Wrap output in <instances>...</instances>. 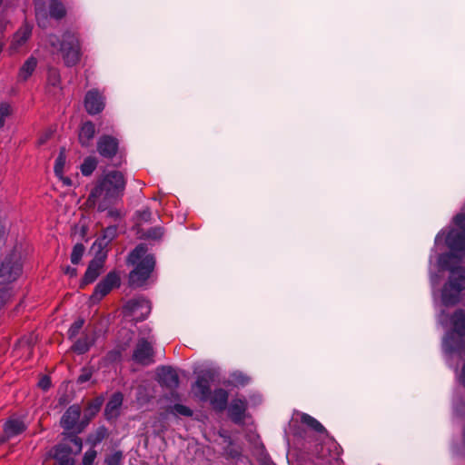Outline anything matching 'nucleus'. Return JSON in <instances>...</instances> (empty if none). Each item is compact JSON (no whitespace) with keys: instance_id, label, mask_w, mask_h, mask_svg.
I'll use <instances>...</instances> for the list:
<instances>
[{"instance_id":"obj_1","label":"nucleus","mask_w":465,"mask_h":465,"mask_svg":"<svg viewBox=\"0 0 465 465\" xmlns=\"http://www.w3.org/2000/svg\"><path fill=\"white\" fill-rule=\"evenodd\" d=\"M125 185L126 180L123 173L110 171L97 181L87 198V204L90 207L97 205L98 212H104L124 195Z\"/></svg>"},{"instance_id":"obj_53","label":"nucleus","mask_w":465,"mask_h":465,"mask_svg":"<svg viewBox=\"0 0 465 465\" xmlns=\"http://www.w3.org/2000/svg\"><path fill=\"white\" fill-rule=\"evenodd\" d=\"M59 178L63 181L64 184H65V185H71L72 184V182H71L70 178L63 177V176L59 177Z\"/></svg>"},{"instance_id":"obj_29","label":"nucleus","mask_w":465,"mask_h":465,"mask_svg":"<svg viewBox=\"0 0 465 465\" xmlns=\"http://www.w3.org/2000/svg\"><path fill=\"white\" fill-rule=\"evenodd\" d=\"M301 420L303 424L307 425L309 428L318 433L326 432L325 428L316 419L307 413L302 414Z\"/></svg>"},{"instance_id":"obj_4","label":"nucleus","mask_w":465,"mask_h":465,"mask_svg":"<svg viewBox=\"0 0 465 465\" xmlns=\"http://www.w3.org/2000/svg\"><path fill=\"white\" fill-rule=\"evenodd\" d=\"M49 43L52 46H60L64 64L68 67L76 65L81 59V45L77 35L72 32H65L60 41L56 35H50Z\"/></svg>"},{"instance_id":"obj_36","label":"nucleus","mask_w":465,"mask_h":465,"mask_svg":"<svg viewBox=\"0 0 465 465\" xmlns=\"http://www.w3.org/2000/svg\"><path fill=\"white\" fill-rule=\"evenodd\" d=\"M84 324V321L83 319H78V320L74 321L67 331L68 338L70 340L74 339L79 334Z\"/></svg>"},{"instance_id":"obj_19","label":"nucleus","mask_w":465,"mask_h":465,"mask_svg":"<svg viewBox=\"0 0 465 465\" xmlns=\"http://www.w3.org/2000/svg\"><path fill=\"white\" fill-rule=\"evenodd\" d=\"M193 389L196 397L203 401H206L211 394L210 379L205 375L198 376Z\"/></svg>"},{"instance_id":"obj_7","label":"nucleus","mask_w":465,"mask_h":465,"mask_svg":"<svg viewBox=\"0 0 465 465\" xmlns=\"http://www.w3.org/2000/svg\"><path fill=\"white\" fill-rule=\"evenodd\" d=\"M94 257L89 262L84 277L80 282V288H85L88 284L93 283L102 273L107 254L104 252H94Z\"/></svg>"},{"instance_id":"obj_22","label":"nucleus","mask_w":465,"mask_h":465,"mask_svg":"<svg viewBox=\"0 0 465 465\" xmlns=\"http://www.w3.org/2000/svg\"><path fill=\"white\" fill-rule=\"evenodd\" d=\"M81 411L79 406H70L61 419V426L65 430H72L80 418Z\"/></svg>"},{"instance_id":"obj_12","label":"nucleus","mask_w":465,"mask_h":465,"mask_svg":"<svg viewBox=\"0 0 465 465\" xmlns=\"http://www.w3.org/2000/svg\"><path fill=\"white\" fill-rule=\"evenodd\" d=\"M25 430L26 425L22 419L11 417L4 425V435L0 439V443L23 433Z\"/></svg>"},{"instance_id":"obj_10","label":"nucleus","mask_w":465,"mask_h":465,"mask_svg":"<svg viewBox=\"0 0 465 465\" xmlns=\"http://www.w3.org/2000/svg\"><path fill=\"white\" fill-rule=\"evenodd\" d=\"M84 105L90 115H95L104 109L105 98L98 89H91L85 94Z\"/></svg>"},{"instance_id":"obj_47","label":"nucleus","mask_w":465,"mask_h":465,"mask_svg":"<svg viewBox=\"0 0 465 465\" xmlns=\"http://www.w3.org/2000/svg\"><path fill=\"white\" fill-rule=\"evenodd\" d=\"M71 441L74 443V445L76 448V451L79 452L82 450V440L76 436L73 437L71 439Z\"/></svg>"},{"instance_id":"obj_15","label":"nucleus","mask_w":465,"mask_h":465,"mask_svg":"<svg viewBox=\"0 0 465 465\" xmlns=\"http://www.w3.org/2000/svg\"><path fill=\"white\" fill-rule=\"evenodd\" d=\"M72 448L65 443L56 445L50 452V455L55 460L54 465H74L72 458Z\"/></svg>"},{"instance_id":"obj_5","label":"nucleus","mask_w":465,"mask_h":465,"mask_svg":"<svg viewBox=\"0 0 465 465\" xmlns=\"http://www.w3.org/2000/svg\"><path fill=\"white\" fill-rule=\"evenodd\" d=\"M23 273L21 255L17 252L6 254L0 264V285L15 282Z\"/></svg>"},{"instance_id":"obj_51","label":"nucleus","mask_w":465,"mask_h":465,"mask_svg":"<svg viewBox=\"0 0 465 465\" xmlns=\"http://www.w3.org/2000/svg\"><path fill=\"white\" fill-rule=\"evenodd\" d=\"M7 292H0V309L4 306L6 302L5 294Z\"/></svg>"},{"instance_id":"obj_33","label":"nucleus","mask_w":465,"mask_h":465,"mask_svg":"<svg viewBox=\"0 0 465 465\" xmlns=\"http://www.w3.org/2000/svg\"><path fill=\"white\" fill-rule=\"evenodd\" d=\"M84 251L85 247L83 243L74 244L70 256L71 262L73 264H78L82 260Z\"/></svg>"},{"instance_id":"obj_14","label":"nucleus","mask_w":465,"mask_h":465,"mask_svg":"<svg viewBox=\"0 0 465 465\" xmlns=\"http://www.w3.org/2000/svg\"><path fill=\"white\" fill-rule=\"evenodd\" d=\"M446 245L455 254L465 252V232L451 229L445 239Z\"/></svg>"},{"instance_id":"obj_49","label":"nucleus","mask_w":465,"mask_h":465,"mask_svg":"<svg viewBox=\"0 0 465 465\" xmlns=\"http://www.w3.org/2000/svg\"><path fill=\"white\" fill-rule=\"evenodd\" d=\"M450 294H452V292H442L441 300H442L443 303H445L446 305H448L450 302L449 298H450Z\"/></svg>"},{"instance_id":"obj_57","label":"nucleus","mask_w":465,"mask_h":465,"mask_svg":"<svg viewBox=\"0 0 465 465\" xmlns=\"http://www.w3.org/2000/svg\"><path fill=\"white\" fill-rule=\"evenodd\" d=\"M440 236V233H439V234L436 236V239H435V242H438Z\"/></svg>"},{"instance_id":"obj_18","label":"nucleus","mask_w":465,"mask_h":465,"mask_svg":"<svg viewBox=\"0 0 465 465\" xmlns=\"http://www.w3.org/2000/svg\"><path fill=\"white\" fill-rule=\"evenodd\" d=\"M247 409L245 400L234 399L232 401L228 412L231 420L235 423H241L244 419V413Z\"/></svg>"},{"instance_id":"obj_35","label":"nucleus","mask_w":465,"mask_h":465,"mask_svg":"<svg viewBox=\"0 0 465 465\" xmlns=\"http://www.w3.org/2000/svg\"><path fill=\"white\" fill-rule=\"evenodd\" d=\"M248 382L249 378L242 372H233L229 381V383L233 386H245Z\"/></svg>"},{"instance_id":"obj_13","label":"nucleus","mask_w":465,"mask_h":465,"mask_svg":"<svg viewBox=\"0 0 465 465\" xmlns=\"http://www.w3.org/2000/svg\"><path fill=\"white\" fill-rule=\"evenodd\" d=\"M117 235V226L116 225H110L106 227L104 232L103 235L99 238H97L94 242L93 243L91 247L92 252H104L106 254H108L107 247L110 244V242L116 237Z\"/></svg>"},{"instance_id":"obj_38","label":"nucleus","mask_w":465,"mask_h":465,"mask_svg":"<svg viewBox=\"0 0 465 465\" xmlns=\"http://www.w3.org/2000/svg\"><path fill=\"white\" fill-rule=\"evenodd\" d=\"M172 413L174 415L191 417L193 415V411L185 405L177 403L173 406Z\"/></svg>"},{"instance_id":"obj_3","label":"nucleus","mask_w":465,"mask_h":465,"mask_svg":"<svg viewBox=\"0 0 465 465\" xmlns=\"http://www.w3.org/2000/svg\"><path fill=\"white\" fill-rule=\"evenodd\" d=\"M465 344V311L457 310L450 317V329L442 340V350L447 354L461 352Z\"/></svg>"},{"instance_id":"obj_11","label":"nucleus","mask_w":465,"mask_h":465,"mask_svg":"<svg viewBox=\"0 0 465 465\" xmlns=\"http://www.w3.org/2000/svg\"><path fill=\"white\" fill-rule=\"evenodd\" d=\"M441 291H465V267L461 265L452 267Z\"/></svg>"},{"instance_id":"obj_27","label":"nucleus","mask_w":465,"mask_h":465,"mask_svg":"<svg viewBox=\"0 0 465 465\" xmlns=\"http://www.w3.org/2000/svg\"><path fill=\"white\" fill-rule=\"evenodd\" d=\"M35 18L38 26L46 28L48 25V14L45 7V3L42 0H36L35 2Z\"/></svg>"},{"instance_id":"obj_54","label":"nucleus","mask_w":465,"mask_h":465,"mask_svg":"<svg viewBox=\"0 0 465 465\" xmlns=\"http://www.w3.org/2000/svg\"><path fill=\"white\" fill-rule=\"evenodd\" d=\"M430 280H431L432 283H435V282H438V276L437 275H432Z\"/></svg>"},{"instance_id":"obj_42","label":"nucleus","mask_w":465,"mask_h":465,"mask_svg":"<svg viewBox=\"0 0 465 465\" xmlns=\"http://www.w3.org/2000/svg\"><path fill=\"white\" fill-rule=\"evenodd\" d=\"M453 221L454 223L460 228V232H465V213L457 214Z\"/></svg>"},{"instance_id":"obj_56","label":"nucleus","mask_w":465,"mask_h":465,"mask_svg":"<svg viewBox=\"0 0 465 465\" xmlns=\"http://www.w3.org/2000/svg\"><path fill=\"white\" fill-rule=\"evenodd\" d=\"M121 164H122V160L120 158L119 161L114 163V166H120Z\"/></svg>"},{"instance_id":"obj_30","label":"nucleus","mask_w":465,"mask_h":465,"mask_svg":"<svg viewBox=\"0 0 465 465\" xmlns=\"http://www.w3.org/2000/svg\"><path fill=\"white\" fill-rule=\"evenodd\" d=\"M97 160L94 156H87L81 164V172L84 176L91 175L97 167Z\"/></svg>"},{"instance_id":"obj_21","label":"nucleus","mask_w":465,"mask_h":465,"mask_svg":"<svg viewBox=\"0 0 465 465\" xmlns=\"http://www.w3.org/2000/svg\"><path fill=\"white\" fill-rule=\"evenodd\" d=\"M228 392L223 389H216L211 392L209 401L212 407L217 411H223L226 409L228 403Z\"/></svg>"},{"instance_id":"obj_25","label":"nucleus","mask_w":465,"mask_h":465,"mask_svg":"<svg viewBox=\"0 0 465 465\" xmlns=\"http://www.w3.org/2000/svg\"><path fill=\"white\" fill-rule=\"evenodd\" d=\"M94 343V338L92 335L84 334L74 342L72 350L78 354H84Z\"/></svg>"},{"instance_id":"obj_55","label":"nucleus","mask_w":465,"mask_h":465,"mask_svg":"<svg viewBox=\"0 0 465 465\" xmlns=\"http://www.w3.org/2000/svg\"><path fill=\"white\" fill-rule=\"evenodd\" d=\"M462 440H463V443L465 445V427L463 428V430H462Z\"/></svg>"},{"instance_id":"obj_24","label":"nucleus","mask_w":465,"mask_h":465,"mask_svg":"<svg viewBox=\"0 0 465 465\" xmlns=\"http://www.w3.org/2000/svg\"><path fill=\"white\" fill-rule=\"evenodd\" d=\"M122 403L123 395L120 392L114 393L105 406V415L107 419L117 417Z\"/></svg>"},{"instance_id":"obj_2","label":"nucleus","mask_w":465,"mask_h":465,"mask_svg":"<svg viewBox=\"0 0 465 465\" xmlns=\"http://www.w3.org/2000/svg\"><path fill=\"white\" fill-rule=\"evenodd\" d=\"M147 246L138 244L127 256L126 263L135 265L129 272L128 284L133 289L145 286L152 279L155 267V258L153 254H146Z\"/></svg>"},{"instance_id":"obj_28","label":"nucleus","mask_w":465,"mask_h":465,"mask_svg":"<svg viewBox=\"0 0 465 465\" xmlns=\"http://www.w3.org/2000/svg\"><path fill=\"white\" fill-rule=\"evenodd\" d=\"M49 15L52 18L60 20L66 15V10L60 0H51L49 4Z\"/></svg>"},{"instance_id":"obj_39","label":"nucleus","mask_w":465,"mask_h":465,"mask_svg":"<svg viewBox=\"0 0 465 465\" xmlns=\"http://www.w3.org/2000/svg\"><path fill=\"white\" fill-rule=\"evenodd\" d=\"M123 460V453L122 451H115L111 455H108L104 462L106 465H120L121 461Z\"/></svg>"},{"instance_id":"obj_8","label":"nucleus","mask_w":465,"mask_h":465,"mask_svg":"<svg viewBox=\"0 0 465 465\" xmlns=\"http://www.w3.org/2000/svg\"><path fill=\"white\" fill-rule=\"evenodd\" d=\"M125 316L133 317L136 321H143L150 313V302L139 297L128 301L123 307Z\"/></svg>"},{"instance_id":"obj_20","label":"nucleus","mask_w":465,"mask_h":465,"mask_svg":"<svg viewBox=\"0 0 465 465\" xmlns=\"http://www.w3.org/2000/svg\"><path fill=\"white\" fill-rule=\"evenodd\" d=\"M95 135V125L91 121L82 124L79 129L78 140L83 147L90 146L92 140Z\"/></svg>"},{"instance_id":"obj_26","label":"nucleus","mask_w":465,"mask_h":465,"mask_svg":"<svg viewBox=\"0 0 465 465\" xmlns=\"http://www.w3.org/2000/svg\"><path fill=\"white\" fill-rule=\"evenodd\" d=\"M37 66V60L34 56H30L21 66L18 73V78L21 81H26L35 72Z\"/></svg>"},{"instance_id":"obj_44","label":"nucleus","mask_w":465,"mask_h":465,"mask_svg":"<svg viewBox=\"0 0 465 465\" xmlns=\"http://www.w3.org/2000/svg\"><path fill=\"white\" fill-rule=\"evenodd\" d=\"M121 358V352L119 351H111L106 355V360L110 362L119 361Z\"/></svg>"},{"instance_id":"obj_6","label":"nucleus","mask_w":465,"mask_h":465,"mask_svg":"<svg viewBox=\"0 0 465 465\" xmlns=\"http://www.w3.org/2000/svg\"><path fill=\"white\" fill-rule=\"evenodd\" d=\"M153 341H148L144 338H141L137 341L133 355L132 360L140 365L148 366L154 363V350L153 347Z\"/></svg>"},{"instance_id":"obj_34","label":"nucleus","mask_w":465,"mask_h":465,"mask_svg":"<svg viewBox=\"0 0 465 465\" xmlns=\"http://www.w3.org/2000/svg\"><path fill=\"white\" fill-rule=\"evenodd\" d=\"M13 110L9 104H0V129L5 126L6 119L11 116Z\"/></svg>"},{"instance_id":"obj_31","label":"nucleus","mask_w":465,"mask_h":465,"mask_svg":"<svg viewBox=\"0 0 465 465\" xmlns=\"http://www.w3.org/2000/svg\"><path fill=\"white\" fill-rule=\"evenodd\" d=\"M455 256V253L450 252L441 253L438 257V267L440 271H449L453 267L450 265L451 259Z\"/></svg>"},{"instance_id":"obj_23","label":"nucleus","mask_w":465,"mask_h":465,"mask_svg":"<svg viewBox=\"0 0 465 465\" xmlns=\"http://www.w3.org/2000/svg\"><path fill=\"white\" fill-rule=\"evenodd\" d=\"M32 35V26L27 23L24 24L14 35L11 47L15 50L23 45Z\"/></svg>"},{"instance_id":"obj_52","label":"nucleus","mask_w":465,"mask_h":465,"mask_svg":"<svg viewBox=\"0 0 465 465\" xmlns=\"http://www.w3.org/2000/svg\"><path fill=\"white\" fill-rule=\"evenodd\" d=\"M108 215L111 216V217L118 218L119 217V213L116 210H109Z\"/></svg>"},{"instance_id":"obj_45","label":"nucleus","mask_w":465,"mask_h":465,"mask_svg":"<svg viewBox=\"0 0 465 465\" xmlns=\"http://www.w3.org/2000/svg\"><path fill=\"white\" fill-rule=\"evenodd\" d=\"M458 381L465 387V363L462 365L460 371L456 370Z\"/></svg>"},{"instance_id":"obj_16","label":"nucleus","mask_w":465,"mask_h":465,"mask_svg":"<svg viewBox=\"0 0 465 465\" xmlns=\"http://www.w3.org/2000/svg\"><path fill=\"white\" fill-rule=\"evenodd\" d=\"M158 381L169 389H176L179 386V376L176 371L169 366H163L158 370Z\"/></svg>"},{"instance_id":"obj_46","label":"nucleus","mask_w":465,"mask_h":465,"mask_svg":"<svg viewBox=\"0 0 465 465\" xmlns=\"http://www.w3.org/2000/svg\"><path fill=\"white\" fill-rule=\"evenodd\" d=\"M39 387L42 388L43 390L46 391L50 388L51 386V381H50V379L48 377H43L40 381H39V383H38Z\"/></svg>"},{"instance_id":"obj_37","label":"nucleus","mask_w":465,"mask_h":465,"mask_svg":"<svg viewBox=\"0 0 465 465\" xmlns=\"http://www.w3.org/2000/svg\"><path fill=\"white\" fill-rule=\"evenodd\" d=\"M163 235V231L162 227L156 226L152 227L148 229L144 234L143 237L146 239H152V240H160Z\"/></svg>"},{"instance_id":"obj_48","label":"nucleus","mask_w":465,"mask_h":465,"mask_svg":"<svg viewBox=\"0 0 465 465\" xmlns=\"http://www.w3.org/2000/svg\"><path fill=\"white\" fill-rule=\"evenodd\" d=\"M107 292H94V294L91 296V300L94 301V299L100 300L105 296Z\"/></svg>"},{"instance_id":"obj_32","label":"nucleus","mask_w":465,"mask_h":465,"mask_svg":"<svg viewBox=\"0 0 465 465\" xmlns=\"http://www.w3.org/2000/svg\"><path fill=\"white\" fill-rule=\"evenodd\" d=\"M66 160V154H65V148L62 147L59 151V154L55 160L54 171L56 176L62 177L64 167L65 164Z\"/></svg>"},{"instance_id":"obj_43","label":"nucleus","mask_w":465,"mask_h":465,"mask_svg":"<svg viewBox=\"0 0 465 465\" xmlns=\"http://www.w3.org/2000/svg\"><path fill=\"white\" fill-rule=\"evenodd\" d=\"M92 377V372L90 370L88 369H84L82 371V373L79 375L78 379H77V382L78 383H84L86 381H88Z\"/></svg>"},{"instance_id":"obj_9","label":"nucleus","mask_w":465,"mask_h":465,"mask_svg":"<svg viewBox=\"0 0 465 465\" xmlns=\"http://www.w3.org/2000/svg\"><path fill=\"white\" fill-rule=\"evenodd\" d=\"M96 148L98 153L105 159H114L119 151V140L109 134H103L99 137Z\"/></svg>"},{"instance_id":"obj_17","label":"nucleus","mask_w":465,"mask_h":465,"mask_svg":"<svg viewBox=\"0 0 465 465\" xmlns=\"http://www.w3.org/2000/svg\"><path fill=\"white\" fill-rule=\"evenodd\" d=\"M121 286V274L119 271L109 272L95 286L94 291H112Z\"/></svg>"},{"instance_id":"obj_40","label":"nucleus","mask_w":465,"mask_h":465,"mask_svg":"<svg viewBox=\"0 0 465 465\" xmlns=\"http://www.w3.org/2000/svg\"><path fill=\"white\" fill-rule=\"evenodd\" d=\"M135 215L137 217V220L140 223H148L152 219V212H151L150 208H148V207H146L141 211H137L135 213Z\"/></svg>"},{"instance_id":"obj_50","label":"nucleus","mask_w":465,"mask_h":465,"mask_svg":"<svg viewBox=\"0 0 465 465\" xmlns=\"http://www.w3.org/2000/svg\"><path fill=\"white\" fill-rule=\"evenodd\" d=\"M76 272H77V271H76V269H75V268H72V267H70V266H67V267H66V269H65V271H64V272H65L66 274H69L70 276H74V275H76Z\"/></svg>"},{"instance_id":"obj_41","label":"nucleus","mask_w":465,"mask_h":465,"mask_svg":"<svg viewBox=\"0 0 465 465\" xmlns=\"http://www.w3.org/2000/svg\"><path fill=\"white\" fill-rule=\"evenodd\" d=\"M95 458H96V451L94 450H89L84 455L83 464L84 465H93Z\"/></svg>"}]
</instances>
